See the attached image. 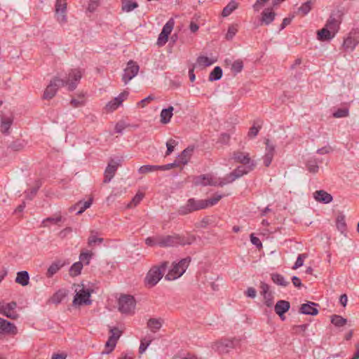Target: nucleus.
Returning a JSON list of instances; mask_svg holds the SVG:
<instances>
[{
  "label": "nucleus",
  "mask_w": 359,
  "mask_h": 359,
  "mask_svg": "<svg viewBox=\"0 0 359 359\" xmlns=\"http://www.w3.org/2000/svg\"><path fill=\"white\" fill-rule=\"evenodd\" d=\"M243 68V61L241 60H237L234 61L231 65V70L237 74L242 71Z\"/></svg>",
  "instance_id": "obj_52"
},
{
  "label": "nucleus",
  "mask_w": 359,
  "mask_h": 359,
  "mask_svg": "<svg viewBox=\"0 0 359 359\" xmlns=\"http://www.w3.org/2000/svg\"><path fill=\"white\" fill-rule=\"evenodd\" d=\"M348 115V109L347 108L338 109L334 112L333 116L335 118L346 117Z\"/></svg>",
  "instance_id": "obj_59"
},
{
  "label": "nucleus",
  "mask_w": 359,
  "mask_h": 359,
  "mask_svg": "<svg viewBox=\"0 0 359 359\" xmlns=\"http://www.w3.org/2000/svg\"><path fill=\"white\" fill-rule=\"evenodd\" d=\"M238 32L237 27L236 25H231L229 27L227 33L226 34V39L227 40H231Z\"/></svg>",
  "instance_id": "obj_54"
},
{
  "label": "nucleus",
  "mask_w": 359,
  "mask_h": 359,
  "mask_svg": "<svg viewBox=\"0 0 359 359\" xmlns=\"http://www.w3.org/2000/svg\"><path fill=\"white\" fill-rule=\"evenodd\" d=\"M175 21L170 18L163 26L161 32L160 33L157 43L158 46H163L168 41V36L173 29Z\"/></svg>",
  "instance_id": "obj_15"
},
{
  "label": "nucleus",
  "mask_w": 359,
  "mask_h": 359,
  "mask_svg": "<svg viewBox=\"0 0 359 359\" xmlns=\"http://www.w3.org/2000/svg\"><path fill=\"white\" fill-rule=\"evenodd\" d=\"M314 198L320 203H330L332 201V196L324 190H318L313 193Z\"/></svg>",
  "instance_id": "obj_24"
},
{
  "label": "nucleus",
  "mask_w": 359,
  "mask_h": 359,
  "mask_svg": "<svg viewBox=\"0 0 359 359\" xmlns=\"http://www.w3.org/2000/svg\"><path fill=\"white\" fill-rule=\"evenodd\" d=\"M331 322L337 327H342L346 324L347 320L341 316L334 315L332 316Z\"/></svg>",
  "instance_id": "obj_44"
},
{
  "label": "nucleus",
  "mask_w": 359,
  "mask_h": 359,
  "mask_svg": "<svg viewBox=\"0 0 359 359\" xmlns=\"http://www.w3.org/2000/svg\"><path fill=\"white\" fill-rule=\"evenodd\" d=\"M154 97L152 96V95H149L148 97H145L144 99L140 100L138 103H137V106L140 107H144L147 104H149V102H151L152 100H154Z\"/></svg>",
  "instance_id": "obj_63"
},
{
  "label": "nucleus",
  "mask_w": 359,
  "mask_h": 359,
  "mask_svg": "<svg viewBox=\"0 0 359 359\" xmlns=\"http://www.w3.org/2000/svg\"><path fill=\"white\" fill-rule=\"evenodd\" d=\"M174 108L172 106L168 107L167 109H162L160 117L161 122L163 124H167L170 121V119L173 115Z\"/></svg>",
  "instance_id": "obj_27"
},
{
  "label": "nucleus",
  "mask_w": 359,
  "mask_h": 359,
  "mask_svg": "<svg viewBox=\"0 0 359 359\" xmlns=\"http://www.w3.org/2000/svg\"><path fill=\"white\" fill-rule=\"evenodd\" d=\"M93 254L90 252H81L79 255V259L82 264L85 262L86 264H88L90 263V259L92 257Z\"/></svg>",
  "instance_id": "obj_53"
},
{
  "label": "nucleus",
  "mask_w": 359,
  "mask_h": 359,
  "mask_svg": "<svg viewBox=\"0 0 359 359\" xmlns=\"http://www.w3.org/2000/svg\"><path fill=\"white\" fill-rule=\"evenodd\" d=\"M135 307L134 297L129 294L121 295L118 299V309L121 313H130L133 312Z\"/></svg>",
  "instance_id": "obj_11"
},
{
  "label": "nucleus",
  "mask_w": 359,
  "mask_h": 359,
  "mask_svg": "<svg viewBox=\"0 0 359 359\" xmlns=\"http://www.w3.org/2000/svg\"><path fill=\"white\" fill-rule=\"evenodd\" d=\"M275 154V146L270 142L269 140H266V153L264 156V164L269 167L271 163Z\"/></svg>",
  "instance_id": "obj_19"
},
{
  "label": "nucleus",
  "mask_w": 359,
  "mask_h": 359,
  "mask_svg": "<svg viewBox=\"0 0 359 359\" xmlns=\"http://www.w3.org/2000/svg\"><path fill=\"white\" fill-rule=\"evenodd\" d=\"M62 221L60 215L50 217L44 219L42 222V226L44 227L49 226L50 224H56Z\"/></svg>",
  "instance_id": "obj_42"
},
{
  "label": "nucleus",
  "mask_w": 359,
  "mask_h": 359,
  "mask_svg": "<svg viewBox=\"0 0 359 359\" xmlns=\"http://www.w3.org/2000/svg\"><path fill=\"white\" fill-rule=\"evenodd\" d=\"M67 2L66 0H57L55 4V15L60 24L67 22Z\"/></svg>",
  "instance_id": "obj_17"
},
{
  "label": "nucleus",
  "mask_w": 359,
  "mask_h": 359,
  "mask_svg": "<svg viewBox=\"0 0 359 359\" xmlns=\"http://www.w3.org/2000/svg\"><path fill=\"white\" fill-rule=\"evenodd\" d=\"M41 187V182L40 181H36V182L35 187H33V188L31 189V191H30V192H29V193H28V194H27V198L28 199L32 200V199L34 197V196L36 194V193H37V191H38L39 189Z\"/></svg>",
  "instance_id": "obj_55"
},
{
  "label": "nucleus",
  "mask_w": 359,
  "mask_h": 359,
  "mask_svg": "<svg viewBox=\"0 0 359 359\" xmlns=\"http://www.w3.org/2000/svg\"><path fill=\"white\" fill-rule=\"evenodd\" d=\"M168 265V262H163L159 266L151 268L147 274L145 281L150 287L156 285L162 278Z\"/></svg>",
  "instance_id": "obj_3"
},
{
  "label": "nucleus",
  "mask_w": 359,
  "mask_h": 359,
  "mask_svg": "<svg viewBox=\"0 0 359 359\" xmlns=\"http://www.w3.org/2000/svg\"><path fill=\"white\" fill-rule=\"evenodd\" d=\"M264 299V304L268 307H271L273 304V294H269L263 295Z\"/></svg>",
  "instance_id": "obj_62"
},
{
  "label": "nucleus",
  "mask_w": 359,
  "mask_h": 359,
  "mask_svg": "<svg viewBox=\"0 0 359 359\" xmlns=\"http://www.w3.org/2000/svg\"><path fill=\"white\" fill-rule=\"evenodd\" d=\"M231 158L235 163H240L241 165L248 166L249 168H255L256 162L251 159L250 154L241 151H235L231 154Z\"/></svg>",
  "instance_id": "obj_9"
},
{
  "label": "nucleus",
  "mask_w": 359,
  "mask_h": 359,
  "mask_svg": "<svg viewBox=\"0 0 359 359\" xmlns=\"http://www.w3.org/2000/svg\"><path fill=\"white\" fill-rule=\"evenodd\" d=\"M308 170L311 173H316L319 170V166L316 160H309L306 163Z\"/></svg>",
  "instance_id": "obj_50"
},
{
  "label": "nucleus",
  "mask_w": 359,
  "mask_h": 359,
  "mask_svg": "<svg viewBox=\"0 0 359 359\" xmlns=\"http://www.w3.org/2000/svg\"><path fill=\"white\" fill-rule=\"evenodd\" d=\"M139 69V65L135 62L130 60L128 62L127 67L124 69L122 75V80L125 84H127L137 74Z\"/></svg>",
  "instance_id": "obj_13"
},
{
  "label": "nucleus",
  "mask_w": 359,
  "mask_h": 359,
  "mask_svg": "<svg viewBox=\"0 0 359 359\" xmlns=\"http://www.w3.org/2000/svg\"><path fill=\"white\" fill-rule=\"evenodd\" d=\"M194 184L196 185L203 186H215V187H223L225 185L223 178H216L212 175H201L194 177Z\"/></svg>",
  "instance_id": "obj_5"
},
{
  "label": "nucleus",
  "mask_w": 359,
  "mask_h": 359,
  "mask_svg": "<svg viewBox=\"0 0 359 359\" xmlns=\"http://www.w3.org/2000/svg\"><path fill=\"white\" fill-rule=\"evenodd\" d=\"M203 204L204 202H203V200L189 198L184 205L180 207L178 214L180 215H186L194 211L204 209Z\"/></svg>",
  "instance_id": "obj_7"
},
{
  "label": "nucleus",
  "mask_w": 359,
  "mask_h": 359,
  "mask_svg": "<svg viewBox=\"0 0 359 359\" xmlns=\"http://www.w3.org/2000/svg\"><path fill=\"white\" fill-rule=\"evenodd\" d=\"M163 320L161 318H150L147 322V327L152 332H156L162 327Z\"/></svg>",
  "instance_id": "obj_29"
},
{
  "label": "nucleus",
  "mask_w": 359,
  "mask_h": 359,
  "mask_svg": "<svg viewBox=\"0 0 359 359\" xmlns=\"http://www.w3.org/2000/svg\"><path fill=\"white\" fill-rule=\"evenodd\" d=\"M143 198H144V194H142L141 192L137 193L136 195L133 198L132 201H130V203L128 204V206L129 208L136 206L137 205H138L140 203V201L142 200Z\"/></svg>",
  "instance_id": "obj_51"
},
{
  "label": "nucleus",
  "mask_w": 359,
  "mask_h": 359,
  "mask_svg": "<svg viewBox=\"0 0 359 359\" xmlns=\"http://www.w3.org/2000/svg\"><path fill=\"white\" fill-rule=\"evenodd\" d=\"M119 163L114 160H111L104 171V183L109 182L115 175Z\"/></svg>",
  "instance_id": "obj_18"
},
{
  "label": "nucleus",
  "mask_w": 359,
  "mask_h": 359,
  "mask_svg": "<svg viewBox=\"0 0 359 359\" xmlns=\"http://www.w3.org/2000/svg\"><path fill=\"white\" fill-rule=\"evenodd\" d=\"M98 233L95 231H90V234L88 238V245L89 247H93L95 245H100L103 242L102 238L97 237Z\"/></svg>",
  "instance_id": "obj_30"
},
{
  "label": "nucleus",
  "mask_w": 359,
  "mask_h": 359,
  "mask_svg": "<svg viewBox=\"0 0 359 359\" xmlns=\"http://www.w3.org/2000/svg\"><path fill=\"white\" fill-rule=\"evenodd\" d=\"M116 341L109 338L105 344V350L102 351V354L110 353L116 347Z\"/></svg>",
  "instance_id": "obj_49"
},
{
  "label": "nucleus",
  "mask_w": 359,
  "mask_h": 359,
  "mask_svg": "<svg viewBox=\"0 0 359 359\" xmlns=\"http://www.w3.org/2000/svg\"><path fill=\"white\" fill-rule=\"evenodd\" d=\"M259 126L257 127L255 126H253L252 127H251L248 133V137L250 138L256 137L259 133Z\"/></svg>",
  "instance_id": "obj_64"
},
{
  "label": "nucleus",
  "mask_w": 359,
  "mask_h": 359,
  "mask_svg": "<svg viewBox=\"0 0 359 359\" xmlns=\"http://www.w3.org/2000/svg\"><path fill=\"white\" fill-rule=\"evenodd\" d=\"M17 304L15 302H11L9 303L0 302V313L8 318L15 320L19 317L15 309Z\"/></svg>",
  "instance_id": "obj_14"
},
{
  "label": "nucleus",
  "mask_w": 359,
  "mask_h": 359,
  "mask_svg": "<svg viewBox=\"0 0 359 359\" xmlns=\"http://www.w3.org/2000/svg\"><path fill=\"white\" fill-rule=\"evenodd\" d=\"M275 16L276 13L269 8L264 10L262 13L261 25H269L274 20Z\"/></svg>",
  "instance_id": "obj_26"
},
{
  "label": "nucleus",
  "mask_w": 359,
  "mask_h": 359,
  "mask_svg": "<svg viewBox=\"0 0 359 359\" xmlns=\"http://www.w3.org/2000/svg\"><path fill=\"white\" fill-rule=\"evenodd\" d=\"M271 279L274 283L278 285L286 287L290 284V282L287 281L283 276L279 273L271 274Z\"/></svg>",
  "instance_id": "obj_36"
},
{
  "label": "nucleus",
  "mask_w": 359,
  "mask_h": 359,
  "mask_svg": "<svg viewBox=\"0 0 359 359\" xmlns=\"http://www.w3.org/2000/svg\"><path fill=\"white\" fill-rule=\"evenodd\" d=\"M195 241V237L192 235L182 236L179 234L161 236L160 247H175L178 245H191Z\"/></svg>",
  "instance_id": "obj_2"
},
{
  "label": "nucleus",
  "mask_w": 359,
  "mask_h": 359,
  "mask_svg": "<svg viewBox=\"0 0 359 359\" xmlns=\"http://www.w3.org/2000/svg\"><path fill=\"white\" fill-rule=\"evenodd\" d=\"M83 264L81 262H75L69 269V275L72 277L79 276L83 269Z\"/></svg>",
  "instance_id": "obj_38"
},
{
  "label": "nucleus",
  "mask_w": 359,
  "mask_h": 359,
  "mask_svg": "<svg viewBox=\"0 0 359 359\" xmlns=\"http://www.w3.org/2000/svg\"><path fill=\"white\" fill-rule=\"evenodd\" d=\"M152 341L151 338L147 339L146 337L144 339H142L140 341V345L139 347V353L140 354H142L145 352L147 347L150 345V344Z\"/></svg>",
  "instance_id": "obj_47"
},
{
  "label": "nucleus",
  "mask_w": 359,
  "mask_h": 359,
  "mask_svg": "<svg viewBox=\"0 0 359 359\" xmlns=\"http://www.w3.org/2000/svg\"><path fill=\"white\" fill-rule=\"evenodd\" d=\"M93 199L90 198L86 201H80L76 203L73 207L70 208V210H75L78 208H79L76 212V215L82 214L86 209L89 208L92 205Z\"/></svg>",
  "instance_id": "obj_25"
},
{
  "label": "nucleus",
  "mask_w": 359,
  "mask_h": 359,
  "mask_svg": "<svg viewBox=\"0 0 359 359\" xmlns=\"http://www.w3.org/2000/svg\"><path fill=\"white\" fill-rule=\"evenodd\" d=\"M158 170V165H145L141 166L138 172L140 174H145L151 172H154Z\"/></svg>",
  "instance_id": "obj_48"
},
{
  "label": "nucleus",
  "mask_w": 359,
  "mask_h": 359,
  "mask_svg": "<svg viewBox=\"0 0 359 359\" xmlns=\"http://www.w3.org/2000/svg\"><path fill=\"white\" fill-rule=\"evenodd\" d=\"M290 308V302L285 300H279L277 302L274 307V311L280 318L283 320H285L284 314L289 311Z\"/></svg>",
  "instance_id": "obj_20"
},
{
  "label": "nucleus",
  "mask_w": 359,
  "mask_h": 359,
  "mask_svg": "<svg viewBox=\"0 0 359 359\" xmlns=\"http://www.w3.org/2000/svg\"><path fill=\"white\" fill-rule=\"evenodd\" d=\"M110 333L111 335L109 336V338L117 342L118 339L121 337V332L119 331V330L116 327L111 328Z\"/></svg>",
  "instance_id": "obj_60"
},
{
  "label": "nucleus",
  "mask_w": 359,
  "mask_h": 359,
  "mask_svg": "<svg viewBox=\"0 0 359 359\" xmlns=\"http://www.w3.org/2000/svg\"><path fill=\"white\" fill-rule=\"evenodd\" d=\"M92 290L86 289L83 286L79 290H76V294L73 299V305L74 306H80L81 305H90L92 301L90 299Z\"/></svg>",
  "instance_id": "obj_6"
},
{
  "label": "nucleus",
  "mask_w": 359,
  "mask_h": 359,
  "mask_svg": "<svg viewBox=\"0 0 359 359\" xmlns=\"http://www.w3.org/2000/svg\"><path fill=\"white\" fill-rule=\"evenodd\" d=\"M138 7V4L133 0H122L121 9L123 12H130Z\"/></svg>",
  "instance_id": "obj_32"
},
{
  "label": "nucleus",
  "mask_w": 359,
  "mask_h": 359,
  "mask_svg": "<svg viewBox=\"0 0 359 359\" xmlns=\"http://www.w3.org/2000/svg\"><path fill=\"white\" fill-rule=\"evenodd\" d=\"M238 342L239 341L236 339H224L215 342L212 344V348L219 353H226L234 348Z\"/></svg>",
  "instance_id": "obj_8"
},
{
  "label": "nucleus",
  "mask_w": 359,
  "mask_h": 359,
  "mask_svg": "<svg viewBox=\"0 0 359 359\" xmlns=\"http://www.w3.org/2000/svg\"><path fill=\"white\" fill-rule=\"evenodd\" d=\"M24 146H25V144L22 141L18 140V141L13 142L11 144L10 147L13 151H20L24 147Z\"/></svg>",
  "instance_id": "obj_61"
},
{
  "label": "nucleus",
  "mask_w": 359,
  "mask_h": 359,
  "mask_svg": "<svg viewBox=\"0 0 359 359\" xmlns=\"http://www.w3.org/2000/svg\"><path fill=\"white\" fill-rule=\"evenodd\" d=\"M341 22V15L339 12L332 13L328 18L325 27L330 29L334 34H336Z\"/></svg>",
  "instance_id": "obj_16"
},
{
  "label": "nucleus",
  "mask_w": 359,
  "mask_h": 359,
  "mask_svg": "<svg viewBox=\"0 0 359 359\" xmlns=\"http://www.w3.org/2000/svg\"><path fill=\"white\" fill-rule=\"evenodd\" d=\"M318 306V304L309 302L301 305L299 311L303 314L316 316L318 313V310L316 308Z\"/></svg>",
  "instance_id": "obj_21"
},
{
  "label": "nucleus",
  "mask_w": 359,
  "mask_h": 359,
  "mask_svg": "<svg viewBox=\"0 0 359 359\" xmlns=\"http://www.w3.org/2000/svg\"><path fill=\"white\" fill-rule=\"evenodd\" d=\"M313 4V3L311 0H309L305 3L302 4V5L298 8V14H300L302 15H306L311 10Z\"/></svg>",
  "instance_id": "obj_37"
},
{
  "label": "nucleus",
  "mask_w": 359,
  "mask_h": 359,
  "mask_svg": "<svg viewBox=\"0 0 359 359\" xmlns=\"http://www.w3.org/2000/svg\"><path fill=\"white\" fill-rule=\"evenodd\" d=\"M254 169L255 168H249L248 166L239 165L236 168H235L232 172L227 174L224 177H222L224 182L225 183V185L229 183H232L237 179L243 177L245 175L248 174Z\"/></svg>",
  "instance_id": "obj_10"
},
{
  "label": "nucleus",
  "mask_w": 359,
  "mask_h": 359,
  "mask_svg": "<svg viewBox=\"0 0 359 359\" xmlns=\"http://www.w3.org/2000/svg\"><path fill=\"white\" fill-rule=\"evenodd\" d=\"M194 149V147H188L187 148H186L177 158L176 160L177 163L179 165H186L189 162L193 154Z\"/></svg>",
  "instance_id": "obj_23"
},
{
  "label": "nucleus",
  "mask_w": 359,
  "mask_h": 359,
  "mask_svg": "<svg viewBox=\"0 0 359 359\" xmlns=\"http://www.w3.org/2000/svg\"><path fill=\"white\" fill-rule=\"evenodd\" d=\"M222 197H223V195L215 194L214 196H212V198H210L208 200H203V202H204V204H203L204 209H205L208 207L215 205L220 201V199Z\"/></svg>",
  "instance_id": "obj_39"
},
{
  "label": "nucleus",
  "mask_w": 359,
  "mask_h": 359,
  "mask_svg": "<svg viewBox=\"0 0 359 359\" xmlns=\"http://www.w3.org/2000/svg\"><path fill=\"white\" fill-rule=\"evenodd\" d=\"M359 44V30L353 29L344 39L342 47L346 51H353Z\"/></svg>",
  "instance_id": "obj_12"
},
{
  "label": "nucleus",
  "mask_w": 359,
  "mask_h": 359,
  "mask_svg": "<svg viewBox=\"0 0 359 359\" xmlns=\"http://www.w3.org/2000/svg\"><path fill=\"white\" fill-rule=\"evenodd\" d=\"M64 264L62 263L61 261H57L51 264V265L48 267L46 276L48 278H51L53 275H55L62 266Z\"/></svg>",
  "instance_id": "obj_31"
},
{
  "label": "nucleus",
  "mask_w": 359,
  "mask_h": 359,
  "mask_svg": "<svg viewBox=\"0 0 359 359\" xmlns=\"http://www.w3.org/2000/svg\"><path fill=\"white\" fill-rule=\"evenodd\" d=\"M177 144V142L172 139H170L166 142V147H167V151H166V156L170 155L174 150L175 147Z\"/></svg>",
  "instance_id": "obj_57"
},
{
  "label": "nucleus",
  "mask_w": 359,
  "mask_h": 359,
  "mask_svg": "<svg viewBox=\"0 0 359 359\" xmlns=\"http://www.w3.org/2000/svg\"><path fill=\"white\" fill-rule=\"evenodd\" d=\"M120 105L121 104H118L116 100L114 98L106 104L105 109L107 111H113L116 110Z\"/></svg>",
  "instance_id": "obj_58"
},
{
  "label": "nucleus",
  "mask_w": 359,
  "mask_h": 359,
  "mask_svg": "<svg viewBox=\"0 0 359 359\" xmlns=\"http://www.w3.org/2000/svg\"><path fill=\"white\" fill-rule=\"evenodd\" d=\"M29 273L25 271H20L17 273L15 282L20 284L22 286L27 285L29 284Z\"/></svg>",
  "instance_id": "obj_33"
},
{
  "label": "nucleus",
  "mask_w": 359,
  "mask_h": 359,
  "mask_svg": "<svg viewBox=\"0 0 359 359\" xmlns=\"http://www.w3.org/2000/svg\"><path fill=\"white\" fill-rule=\"evenodd\" d=\"M13 123V118L10 117H2L0 126V130L5 134L9 133V129Z\"/></svg>",
  "instance_id": "obj_34"
},
{
  "label": "nucleus",
  "mask_w": 359,
  "mask_h": 359,
  "mask_svg": "<svg viewBox=\"0 0 359 359\" xmlns=\"http://www.w3.org/2000/svg\"><path fill=\"white\" fill-rule=\"evenodd\" d=\"M222 69L219 67H215L209 75V81H217L222 78Z\"/></svg>",
  "instance_id": "obj_41"
},
{
  "label": "nucleus",
  "mask_w": 359,
  "mask_h": 359,
  "mask_svg": "<svg viewBox=\"0 0 359 359\" xmlns=\"http://www.w3.org/2000/svg\"><path fill=\"white\" fill-rule=\"evenodd\" d=\"M16 327L9 321L0 318V334H15Z\"/></svg>",
  "instance_id": "obj_22"
},
{
  "label": "nucleus",
  "mask_w": 359,
  "mask_h": 359,
  "mask_svg": "<svg viewBox=\"0 0 359 359\" xmlns=\"http://www.w3.org/2000/svg\"><path fill=\"white\" fill-rule=\"evenodd\" d=\"M81 76V72L79 69H71L65 79L55 76L50 80V83L46 88L43 94V99H52L55 95L57 90L62 86H67L69 90H74L76 88Z\"/></svg>",
  "instance_id": "obj_1"
},
{
  "label": "nucleus",
  "mask_w": 359,
  "mask_h": 359,
  "mask_svg": "<svg viewBox=\"0 0 359 359\" xmlns=\"http://www.w3.org/2000/svg\"><path fill=\"white\" fill-rule=\"evenodd\" d=\"M161 240V235H156L152 237H148L145 240V243L150 247L158 245L160 247V243Z\"/></svg>",
  "instance_id": "obj_43"
},
{
  "label": "nucleus",
  "mask_w": 359,
  "mask_h": 359,
  "mask_svg": "<svg viewBox=\"0 0 359 359\" xmlns=\"http://www.w3.org/2000/svg\"><path fill=\"white\" fill-rule=\"evenodd\" d=\"M66 296L67 292L65 290H59L53 294L51 301L53 303L57 304L60 303Z\"/></svg>",
  "instance_id": "obj_40"
},
{
  "label": "nucleus",
  "mask_w": 359,
  "mask_h": 359,
  "mask_svg": "<svg viewBox=\"0 0 359 359\" xmlns=\"http://www.w3.org/2000/svg\"><path fill=\"white\" fill-rule=\"evenodd\" d=\"M337 228L341 233L346 231V224L345 222V216L344 215H339L337 217Z\"/></svg>",
  "instance_id": "obj_45"
},
{
  "label": "nucleus",
  "mask_w": 359,
  "mask_h": 359,
  "mask_svg": "<svg viewBox=\"0 0 359 359\" xmlns=\"http://www.w3.org/2000/svg\"><path fill=\"white\" fill-rule=\"evenodd\" d=\"M307 257L306 254H299L297 257V259L292 266L293 269H297L304 264V259Z\"/></svg>",
  "instance_id": "obj_56"
},
{
  "label": "nucleus",
  "mask_w": 359,
  "mask_h": 359,
  "mask_svg": "<svg viewBox=\"0 0 359 359\" xmlns=\"http://www.w3.org/2000/svg\"><path fill=\"white\" fill-rule=\"evenodd\" d=\"M196 62L199 66H202V67H208L215 62L214 60L210 59L209 57H208L206 56H199L197 58Z\"/></svg>",
  "instance_id": "obj_46"
},
{
  "label": "nucleus",
  "mask_w": 359,
  "mask_h": 359,
  "mask_svg": "<svg viewBox=\"0 0 359 359\" xmlns=\"http://www.w3.org/2000/svg\"><path fill=\"white\" fill-rule=\"evenodd\" d=\"M238 8V4L231 0L224 8L222 13L223 17L229 16L233 11Z\"/></svg>",
  "instance_id": "obj_35"
},
{
  "label": "nucleus",
  "mask_w": 359,
  "mask_h": 359,
  "mask_svg": "<svg viewBox=\"0 0 359 359\" xmlns=\"http://www.w3.org/2000/svg\"><path fill=\"white\" fill-rule=\"evenodd\" d=\"M335 34L332 32L326 27H323L320 30L318 31V39L320 41H328L334 38Z\"/></svg>",
  "instance_id": "obj_28"
},
{
  "label": "nucleus",
  "mask_w": 359,
  "mask_h": 359,
  "mask_svg": "<svg viewBox=\"0 0 359 359\" xmlns=\"http://www.w3.org/2000/svg\"><path fill=\"white\" fill-rule=\"evenodd\" d=\"M191 258L187 257L181 259L178 263L174 264L172 269L165 276L168 280H175L180 277L186 271L191 262Z\"/></svg>",
  "instance_id": "obj_4"
}]
</instances>
